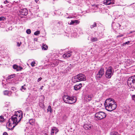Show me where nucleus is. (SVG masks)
I'll return each instance as SVG.
<instances>
[{
    "label": "nucleus",
    "mask_w": 135,
    "mask_h": 135,
    "mask_svg": "<svg viewBox=\"0 0 135 135\" xmlns=\"http://www.w3.org/2000/svg\"><path fill=\"white\" fill-rule=\"evenodd\" d=\"M28 11L26 8H25L21 9L20 11V15L26 16L28 14Z\"/></svg>",
    "instance_id": "nucleus-10"
},
{
    "label": "nucleus",
    "mask_w": 135,
    "mask_h": 135,
    "mask_svg": "<svg viewBox=\"0 0 135 135\" xmlns=\"http://www.w3.org/2000/svg\"><path fill=\"white\" fill-rule=\"evenodd\" d=\"M91 40L92 42L97 41V39L96 37H93L91 38Z\"/></svg>",
    "instance_id": "nucleus-23"
},
{
    "label": "nucleus",
    "mask_w": 135,
    "mask_h": 135,
    "mask_svg": "<svg viewBox=\"0 0 135 135\" xmlns=\"http://www.w3.org/2000/svg\"><path fill=\"white\" fill-rule=\"evenodd\" d=\"M76 100V97H70L69 99L68 103L71 104L75 103Z\"/></svg>",
    "instance_id": "nucleus-9"
},
{
    "label": "nucleus",
    "mask_w": 135,
    "mask_h": 135,
    "mask_svg": "<svg viewBox=\"0 0 135 135\" xmlns=\"http://www.w3.org/2000/svg\"><path fill=\"white\" fill-rule=\"evenodd\" d=\"M11 89L13 91H15V90H16V88L14 87H11Z\"/></svg>",
    "instance_id": "nucleus-39"
},
{
    "label": "nucleus",
    "mask_w": 135,
    "mask_h": 135,
    "mask_svg": "<svg viewBox=\"0 0 135 135\" xmlns=\"http://www.w3.org/2000/svg\"><path fill=\"white\" fill-rule=\"evenodd\" d=\"M75 21L74 20H71V22H70V23H69L70 25H72L75 23Z\"/></svg>",
    "instance_id": "nucleus-33"
},
{
    "label": "nucleus",
    "mask_w": 135,
    "mask_h": 135,
    "mask_svg": "<svg viewBox=\"0 0 135 135\" xmlns=\"http://www.w3.org/2000/svg\"><path fill=\"white\" fill-rule=\"evenodd\" d=\"M93 98V95L92 94H87L84 97V100L85 102H89Z\"/></svg>",
    "instance_id": "nucleus-8"
},
{
    "label": "nucleus",
    "mask_w": 135,
    "mask_h": 135,
    "mask_svg": "<svg viewBox=\"0 0 135 135\" xmlns=\"http://www.w3.org/2000/svg\"><path fill=\"white\" fill-rule=\"evenodd\" d=\"M97 26V23L96 22H94L93 23V24L91 25L90 26V27L91 28H94V27H96Z\"/></svg>",
    "instance_id": "nucleus-21"
},
{
    "label": "nucleus",
    "mask_w": 135,
    "mask_h": 135,
    "mask_svg": "<svg viewBox=\"0 0 135 135\" xmlns=\"http://www.w3.org/2000/svg\"><path fill=\"white\" fill-rule=\"evenodd\" d=\"M26 32L28 34H30L31 33V30L30 29H28L26 30Z\"/></svg>",
    "instance_id": "nucleus-29"
},
{
    "label": "nucleus",
    "mask_w": 135,
    "mask_h": 135,
    "mask_svg": "<svg viewBox=\"0 0 135 135\" xmlns=\"http://www.w3.org/2000/svg\"><path fill=\"white\" fill-rule=\"evenodd\" d=\"M4 120V119L3 118V116L2 115L1 116H0V122H2Z\"/></svg>",
    "instance_id": "nucleus-26"
},
{
    "label": "nucleus",
    "mask_w": 135,
    "mask_h": 135,
    "mask_svg": "<svg viewBox=\"0 0 135 135\" xmlns=\"http://www.w3.org/2000/svg\"><path fill=\"white\" fill-rule=\"evenodd\" d=\"M104 74V69L102 68H100L97 74L96 78L98 79H99Z\"/></svg>",
    "instance_id": "nucleus-7"
},
{
    "label": "nucleus",
    "mask_w": 135,
    "mask_h": 135,
    "mask_svg": "<svg viewBox=\"0 0 135 135\" xmlns=\"http://www.w3.org/2000/svg\"><path fill=\"white\" fill-rule=\"evenodd\" d=\"M22 69V68L20 66H18V67L16 69V70L17 71H19L20 70H21Z\"/></svg>",
    "instance_id": "nucleus-30"
},
{
    "label": "nucleus",
    "mask_w": 135,
    "mask_h": 135,
    "mask_svg": "<svg viewBox=\"0 0 135 135\" xmlns=\"http://www.w3.org/2000/svg\"><path fill=\"white\" fill-rule=\"evenodd\" d=\"M113 0H104V4L106 5H108L114 4Z\"/></svg>",
    "instance_id": "nucleus-11"
},
{
    "label": "nucleus",
    "mask_w": 135,
    "mask_h": 135,
    "mask_svg": "<svg viewBox=\"0 0 135 135\" xmlns=\"http://www.w3.org/2000/svg\"><path fill=\"white\" fill-rule=\"evenodd\" d=\"M17 46H20V45L21 44V42H17Z\"/></svg>",
    "instance_id": "nucleus-37"
},
{
    "label": "nucleus",
    "mask_w": 135,
    "mask_h": 135,
    "mask_svg": "<svg viewBox=\"0 0 135 135\" xmlns=\"http://www.w3.org/2000/svg\"><path fill=\"white\" fill-rule=\"evenodd\" d=\"M23 117V113L22 111H18L17 112L15 115L9 118V120L8 123L9 126H12L11 129H9L12 130L13 128L18 124L21 121V119Z\"/></svg>",
    "instance_id": "nucleus-1"
},
{
    "label": "nucleus",
    "mask_w": 135,
    "mask_h": 135,
    "mask_svg": "<svg viewBox=\"0 0 135 135\" xmlns=\"http://www.w3.org/2000/svg\"><path fill=\"white\" fill-rule=\"evenodd\" d=\"M18 66L17 65H15L13 66V68L14 69H17L18 67Z\"/></svg>",
    "instance_id": "nucleus-35"
},
{
    "label": "nucleus",
    "mask_w": 135,
    "mask_h": 135,
    "mask_svg": "<svg viewBox=\"0 0 135 135\" xmlns=\"http://www.w3.org/2000/svg\"><path fill=\"white\" fill-rule=\"evenodd\" d=\"M36 64L35 61H33L31 62V65L32 67H33L35 66V64Z\"/></svg>",
    "instance_id": "nucleus-31"
},
{
    "label": "nucleus",
    "mask_w": 135,
    "mask_h": 135,
    "mask_svg": "<svg viewBox=\"0 0 135 135\" xmlns=\"http://www.w3.org/2000/svg\"><path fill=\"white\" fill-rule=\"evenodd\" d=\"M9 3V2L7 0H6L4 2V3L5 4H6L7 3Z\"/></svg>",
    "instance_id": "nucleus-42"
},
{
    "label": "nucleus",
    "mask_w": 135,
    "mask_h": 135,
    "mask_svg": "<svg viewBox=\"0 0 135 135\" xmlns=\"http://www.w3.org/2000/svg\"><path fill=\"white\" fill-rule=\"evenodd\" d=\"M42 79V78H38V79L37 81L38 82L39 81L41 80Z\"/></svg>",
    "instance_id": "nucleus-43"
},
{
    "label": "nucleus",
    "mask_w": 135,
    "mask_h": 135,
    "mask_svg": "<svg viewBox=\"0 0 135 135\" xmlns=\"http://www.w3.org/2000/svg\"><path fill=\"white\" fill-rule=\"evenodd\" d=\"M86 80V78L85 76L82 74H79L73 77L72 79V81L74 83Z\"/></svg>",
    "instance_id": "nucleus-3"
},
{
    "label": "nucleus",
    "mask_w": 135,
    "mask_h": 135,
    "mask_svg": "<svg viewBox=\"0 0 135 135\" xmlns=\"http://www.w3.org/2000/svg\"><path fill=\"white\" fill-rule=\"evenodd\" d=\"M72 52L68 51V52H66L63 55V57L65 59L70 57L71 55V53Z\"/></svg>",
    "instance_id": "nucleus-12"
},
{
    "label": "nucleus",
    "mask_w": 135,
    "mask_h": 135,
    "mask_svg": "<svg viewBox=\"0 0 135 135\" xmlns=\"http://www.w3.org/2000/svg\"><path fill=\"white\" fill-rule=\"evenodd\" d=\"M25 86V84L23 86H22L20 89L22 91H24L26 90V88L24 87Z\"/></svg>",
    "instance_id": "nucleus-20"
},
{
    "label": "nucleus",
    "mask_w": 135,
    "mask_h": 135,
    "mask_svg": "<svg viewBox=\"0 0 135 135\" xmlns=\"http://www.w3.org/2000/svg\"><path fill=\"white\" fill-rule=\"evenodd\" d=\"M72 68V65L71 64L69 65L66 68V70H68V71H69L71 69V68Z\"/></svg>",
    "instance_id": "nucleus-22"
},
{
    "label": "nucleus",
    "mask_w": 135,
    "mask_h": 135,
    "mask_svg": "<svg viewBox=\"0 0 135 135\" xmlns=\"http://www.w3.org/2000/svg\"><path fill=\"white\" fill-rule=\"evenodd\" d=\"M40 33V31H37L34 33V35L36 36H37Z\"/></svg>",
    "instance_id": "nucleus-25"
},
{
    "label": "nucleus",
    "mask_w": 135,
    "mask_h": 135,
    "mask_svg": "<svg viewBox=\"0 0 135 135\" xmlns=\"http://www.w3.org/2000/svg\"><path fill=\"white\" fill-rule=\"evenodd\" d=\"M70 97L64 95L63 96V99L64 102L66 103H68L69 99Z\"/></svg>",
    "instance_id": "nucleus-13"
},
{
    "label": "nucleus",
    "mask_w": 135,
    "mask_h": 135,
    "mask_svg": "<svg viewBox=\"0 0 135 135\" xmlns=\"http://www.w3.org/2000/svg\"><path fill=\"white\" fill-rule=\"evenodd\" d=\"M135 32V31H131L130 33H132L133 32Z\"/></svg>",
    "instance_id": "nucleus-44"
},
{
    "label": "nucleus",
    "mask_w": 135,
    "mask_h": 135,
    "mask_svg": "<svg viewBox=\"0 0 135 135\" xmlns=\"http://www.w3.org/2000/svg\"><path fill=\"white\" fill-rule=\"evenodd\" d=\"M47 110L48 112L49 111L50 113H51L52 110L51 108V107L50 105H49L48 106Z\"/></svg>",
    "instance_id": "nucleus-24"
},
{
    "label": "nucleus",
    "mask_w": 135,
    "mask_h": 135,
    "mask_svg": "<svg viewBox=\"0 0 135 135\" xmlns=\"http://www.w3.org/2000/svg\"><path fill=\"white\" fill-rule=\"evenodd\" d=\"M3 93L4 95H5L10 96L11 95L12 93L10 91H9L8 90H5L4 91Z\"/></svg>",
    "instance_id": "nucleus-17"
},
{
    "label": "nucleus",
    "mask_w": 135,
    "mask_h": 135,
    "mask_svg": "<svg viewBox=\"0 0 135 135\" xmlns=\"http://www.w3.org/2000/svg\"><path fill=\"white\" fill-rule=\"evenodd\" d=\"M58 131V129L56 127H53L51 130V135H54V133L55 134H56Z\"/></svg>",
    "instance_id": "nucleus-14"
},
{
    "label": "nucleus",
    "mask_w": 135,
    "mask_h": 135,
    "mask_svg": "<svg viewBox=\"0 0 135 135\" xmlns=\"http://www.w3.org/2000/svg\"><path fill=\"white\" fill-rule=\"evenodd\" d=\"M92 125L90 124L86 123L83 125V127L86 130L89 129L92 127Z\"/></svg>",
    "instance_id": "nucleus-15"
},
{
    "label": "nucleus",
    "mask_w": 135,
    "mask_h": 135,
    "mask_svg": "<svg viewBox=\"0 0 135 135\" xmlns=\"http://www.w3.org/2000/svg\"><path fill=\"white\" fill-rule=\"evenodd\" d=\"M129 41H128L127 42H126L125 43H123V45H126V44L128 45L129 44Z\"/></svg>",
    "instance_id": "nucleus-38"
},
{
    "label": "nucleus",
    "mask_w": 135,
    "mask_h": 135,
    "mask_svg": "<svg viewBox=\"0 0 135 135\" xmlns=\"http://www.w3.org/2000/svg\"><path fill=\"white\" fill-rule=\"evenodd\" d=\"M82 87V84L81 83L79 84L78 85H76L74 86V88L75 90H77L80 89Z\"/></svg>",
    "instance_id": "nucleus-16"
},
{
    "label": "nucleus",
    "mask_w": 135,
    "mask_h": 135,
    "mask_svg": "<svg viewBox=\"0 0 135 135\" xmlns=\"http://www.w3.org/2000/svg\"><path fill=\"white\" fill-rule=\"evenodd\" d=\"M15 74L11 75L8 77V78L9 79H10L12 78L15 76Z\"/></svg>",
    "instance_id": "nucleus-32"
},
{
    "label": "nucleus",
    "mask_w": 135,
    "mask_h": 135,
    "mask_svg": "<svg viewBox=\"0 0 135 135\" xmlns=\"http://www.w3.org/2000/svg\"><path fill=\"white\" fill-rule=\"evenodd\" d=\"M111 135H118V134L116 132H113L111 133Z\"/></svg>",
    "instance_id": "nucleus-27"
},
{
    "label": "nucleus",
    "mask_w": 135,
    "mask_h": 135,
    "mask_svg": "<svg viewBox=\"0 0 135 135\" xmlns=\"http://www.w3.org/2000/svg\"><path fill=\"white\" fill-rule=\"evenodd\" d=\"M123 36V35L122 34H120V35L117 36V37H122V36Z\"/></svg>",
    "instance_id": "nucleus-40"
},
{
    "label": "nucleus",
    "mask_w": 135,
    "mask_h": 135,
    "mask_svg": "<svg viewBox=\"0 0 135 135\" xmlns=\"http://www.w3.org/2000/svg\"><path fill=\"white\" fill-rule=\"evenodd\" d=\"M3 135H8V134L6 132H4L3 133Z\"/></svg>",
    "instance_id": "nucleus-41"
},
{
    "label": "nucleus",
    "mask_w": 135,
    "mask_h": 135,
    "mask_svg": "<svg viewBox=\"0 0 135 135\" xmlns=\"http://www.w3.org/2000/svg\"><path fill=\"white\" fill-rule=\"evenodd\" d=\"M127 84L129 87L135 89V75L128 78L127 81Z\"/></svg>",
    "instance_id": "nucleus-4"
},
{
    "label": "nucleus",
    "mask_w": 135,
    "mask_h": 135,
    "mask_svg": "<svg viewBox=\"0 0 135 135\" xmlns=\"http://www.w3.org/2000/svg\"><path fill=\"white\" fill-rule=\"evenodd\" d=\"M35 120L33 119H31L29 120V123L31 125H33L35 122Z\"/></svg>",
    "instance_id": "nucleus-18"
},
{
    "label": "nucleus",
    "mask_w": 135,
    "mask_h": 135,
    "mask_svg": "<svg viewBox=\"0 0 135 135\" xmlns=\"http://www.w3.org/2000/svg\"><path fill=\"white\" fill-rule=\"evenodd\" d=\"M132 99L134 100V103L135 104V95H133L132 96Z\"/></svg>",
    "instance_id": "nucleus-34"
},
{
    "label": "nucleus",
    "mask_w": 135,
    "mask_h": 135,
    "mask_svg": "<svg viewBox=\"0 0 135 135\" xmlns=\"http://www.w3.org/2000/svg\"><path fill=\"white\" fill-rule=\"evenodd\" d=\"M106 109L108 111H112L116 108L117 105L113 99L109 98L107 99L104 103Z\"/></svg>",
    "instance_id": "nucleus-2"
},
{
    "label": "nucleus",
    "mask_w": 135,
    "mask_h": 135,
    "mask_svg": "<svg viewBox=\"0 0 135 135\" xmlns=\"http://www.w3.org/2000/svg\"><path fill=\"white\" fill-rule=\"evenodd\" d=\"M75 23L76 24H78L79 23V21L77 20H75Z\"/></svg>",
    "instance_id": "nucleus-36"
},
{
    "label": "nucleus",
    "mask_w": 135,
    "mask_h": 135,
    "mask_svg": "<svg viewBox=\"0 0 135 135\" xmlns=\"http://www.w3.org/2000/svg\"><path fill=\"white\" fill-rule=\"evenodd\" d=\"M48 48V46L46 44H43L42 46V49L43 50H46Z\"/></svg>",
    "instance_id": "nucleus-19"
},
{
    "label": "nucleus",
    "mask_w": 135,
    "mask_h": 135,
    "mask_svg": "<svg viewBox=\"0 0 135 135\" xmlns=\"http://www.w3.org/2000/svg\"><path fill=\"white\" fill-rule=\"evenodd\" d=\"M113 68L111 66L108 67V69L106 70L105 76L107 78H110L113 74V72H112Z\"/></svg>",
    "instance_id": "nucleus-6"
},
{
    "label": "nucleus",
    "mask_w": 135,
    "mask_h": 135,
    "mask_svg": "<svg viewBox=\"0 0 135 135\" xmlns=\"http://www.w3.org/2000/svg\"><path fill=\"white\" fill-rule=\"evenodd\" d=\"M39 0H35V2L36 3H37V2Z\"/></svg>",
    "instance_id": "nucleus-45"
},
{
    "label": "nucleus",
    "mask_w": 135,
    "mask_h": 135,
    "mask_svg": "<svg viewBox=\"0 0 135 135\" xmlns=\"http://www.w3.org/2000/svg\"><path fill=\"white\" fill-rule=\"evenodd\" d=\"M15 95H16V96H18V94H17V93H15Z\"/></svg>",
    "instance_id": "nucleus-47"
},
{
    "label": "nucleus",
    "mask_w": 135,
    "mask_h": 135,
    "mask_svg": "<svg viewBox=\"0 0 135 135\" xmlns=\"http://www.w3.org/2000/svg\"><path fill=\"white\" fill-rule=\"evenodd\" d=\"M6 19V18L3 16L1 17H0V21H4V20H5Z\"/></svg>",
    "instance_id": "nucleus-28"
},
{
    "label": "nucleus",
    "mask_w": 135,
    "mask_h": 135,
    "mask_svg": "<svg viewBox=\"0 0 135 135\" xmlns=\"http://www.w3.org/2000/svg\"><path fill=\"white\" fill-rule=\"evenodd\" d=\"M67 18H70V17L69 16L68 17H67Z\"/></svg>",
    "instance_id": "nucleus-49"
},
{
    "label": "nucleus",
    "mask_w": 135,
    "mask_h": 135,
    "mask_svg": "<svg viewBox=\"0 0 135 135\" xmlns=\"http://www.w3.org/2000/svg\"><path fill=\"white\" fill-rule=\"evenodd\" d=\"M43 87V86H42V87H41V89H42V87Z\"/></svg>",
    "instance_id": "nucleus-48"
},
{
    "label": "nucleus",
    "mask_w": 135,
    "mask_h": 135,
    "mask_svg": "<svg viewBox=\"0 0 135 135\" xmlns=\"http://www.w3.org/2000/svg\"><path fill=\"white\" fill-rule=\"evenodd\" d=\"M106 114L103 112H99L96 113L95 115V118L97 120H100L105 118Z\"/></svg>",
    "instance_id": "nucleus-5"
},
{
    "label": "nucleus",
    "mask_w": 135,
    "mask_h": 135,
    "mask_svg": "<svg viewBox=\"0 0 135 135\" xmlns=\"http://www.w3.org/2000/svg\"><path fill=\"white\" fill-rule=\"evenodd\" d=\"M53 105H54V103H53Z\"/></svg>",
    "instance_id": "nucleus-50"
},
{
    "label": "nucleus",
    "mask_w": 135,
    "mask_h": 135,
    "mask_svg": "<svg viewBox=\"0 0 135 135\" xmlns=\"http://www.w3.org/2000/svg\"><path fill=\"white\" fill-rule=\"evenodd\" d=\"M93 6H95V7H97V5H93Z\"/></svg>",
    "instance_id": "nucleus-46"
}]
</instances>
